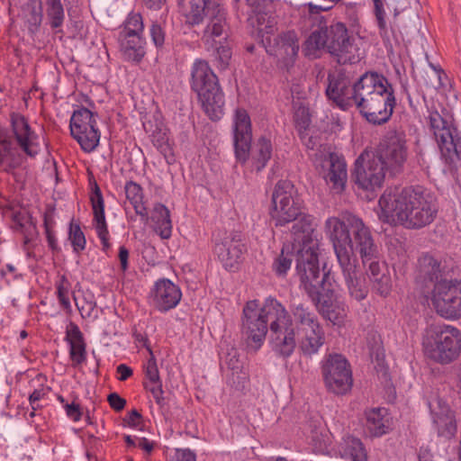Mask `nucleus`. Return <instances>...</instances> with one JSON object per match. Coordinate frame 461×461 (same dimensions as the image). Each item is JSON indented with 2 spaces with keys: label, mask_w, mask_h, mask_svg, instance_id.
I'll list each match as a JSON object with an SVG mask.
<instances>
[{
  "label": "nucleus",
  "mask_w": 461,
  "mask_h": 461,
  "mask_svg": "<svg viewBox=\"0 0 461 461\" xmlns=\"http://www.w3.org/2000/svg\"><path fill=\"white\" fill-rule=\"evenodd\" d=\"M155 222V230L162 239H168L172 232V222L169 210L162 203H157L154 206L151 216Z\"/></svg>",
  "instance_id": "obj_37"
},
{
  "label": "nucleus",
  "mask_w": 461,
  "mask_h": 461,
  "mask_svg": "<svg viewBox=\"0 0 461 461\" xmlns=\"http://www.w3.org/2000/svg\"><path fill=\"white\" fill-rule=\"evenodd\" d=\"M246 251V245L238 231L225 232L222 237L215 240L214 253L228 271L239 269Z\"/></svg>",
  "instance_id": "obj_18"
},
{
  "label": "nucleus",
  "mask_w": 461,
  "mask_h": 461,
  "mask_svg": "<svg viewBox=\"0 0 461 461\" xmlns=\"http://www.w3.org/2000/svg\"><path fill=\"white\" fill-rule=\"evenodd\" d=\"M300 286L303 287L318 312L333 324H339L343 321V313L334 303V291L330 281V274L318 269L312 274L299 276Z\"/></svg>",
  "instance_id": "obj_6"
},
{
  "label": "nucleus",
  "mask_w": 461,
  "mask_h": 461,
  "mask_svg": "<svg viewBox=\"0 0 461 461\" xmlns=\"http://www.w3.org/2000/svg\"><path fill=\"white\" fill-rule=\"evenodd\" d=\"M258 301L248 302L242 312L241 337L249 352L256 353L263 345L268 326L258 314Z\"/></svg>",
  "instance_id": "obj_17"
},
{
  "label": "nucleus",
  "mask_w": 461,
  "mask_h": 461,
  "mask_svg": "<svg viewBox=\"0 0 461 461\" xmlns=\"http://www.w3.org/2000/svg\"><path fill=\"white\" fill-rule=\"evenodd\" d=\"M378 249L377 246L375 245V254L366 260L362 259V262L365 266L368 264L370 280L374 279L375 276H379V275L387 273L385 264L380 263L378 260Z\"/></svg>",
  "instance_id": "obj_47"
},
{
  "label": "nucleus",
  "mask_w": 461,
  "mask_h": 461,
  "mask_svg": "<svg viewBox=\"0 0 461 461\" xmlns=\"http://www.w3.org/2000/svg\"><path fill=\"white\" fill-rule=\"evenodd\" d=\"M270 215L275 226H285L301 216L302 207L297 190L289 180H279L271 198Z\"/></svg>",
  "instance_id": "obj_12"
},
{
  "label": "nucleus",
  "mask_w": 461,
  "mask_h": 461,
  "mask_svg": "<svg viewBox=\"0 0 461 461\" xmlns=\"http://www.w3.org/2000/svg\"><path fill=\"white\" fill-rule=\"evenodd\" d=\"M380 218L406 229H420L436 218L438 206L435 194L421 185L387 188L379 199Z\"/></svg>",
  "instance_id": "obj_1"
},
{
  "label": "nucleus",
  "mask_w": 461,
  "mask_h": 461,
  "mask_svg": "<svg viewBox=\"0 0 461 461\" xmlns=\"http://www.w3.org/2000/svg\"><path fill=\"white\" fill-rule=\"evenodd\" d=\"M50 221H52V220L50 219V217L48 216L47 213H45L43 223H44L47 241H48L49 247L51 249V250L56 251V250H59V248H58L57 240L55 238L54 232L50 227Z\"/></svg>",
  "instance_id": "obj_55"
},
{
  "label": "nucleus",
  "mask_w": 461,
  "mask_h": 461,
  "mask_svg": "<svg viewBox=\"0 0 461 461\" xmlns=\"http://www.w3.org/2000/svg\"><path fill=\"white\" fill-rule=\"evenodd\" d=\"M276 21L275 18L271 17L267 19V23L260 27L259 31L258 32V35L262 38L261 42L265 46L267 44L266 38L267 36L273 37L274 32L276 30Z\"/></svg>",
  "instance_id": "obj_54"
},
{
  "label": "nucleus",
  "mask_w": 461,
  "mask_h": 461,
  "mask_svg": "<svg viewBox=\"0 0 461 461\" xmlns=\"http://www.w3.org/2000/svg\"><path fill=\"white\" fill-rule=\"evenodd\" d=\"M233 132L235 156L239 161L245 163L251 149L252 129L250 117L243 108L236 110Z\"/></svg>",
  "instance_id": "obj_22"
},
{
  "label": "nucleus",
  "mask_w": 461,
  "mask_h": 461,
  "mask_svg": "<svg viewBox=\"0 0 461 461\" xmlns=\"http://www.w3.org/2000/svg\"><path fill=\"white\" fill-rule=\"evenodd\" d=\"M374 14L377 22L380 36L388 40V28L385 22V11L384 9L383 0H373Z\"/></svg>",
  "instance_id": "obj_45"
},
{
  "label": "nucleus",
  "mask_w": 461,
  "mask_h": 461,
  "mask_svg": "<svg viewBox=\"0 0 461 461\" xmlns=\"http://www.w3.org/2000/svg\"><path fill=\"white\" fill-rule=\"evenodd\" d=\"M47 20L52 29H59L65 19L61 0H45Z\"/></svg>",
  "instance_id": "obj_41"
},
{
  "label": "nucleus",
  "mask_w": 461,
  "mask_h": 461,
  "mask_svg": "<svg viewBox=\"0 0 461 461\" xmlns=\"http://www.w3.org/2000/svg\"><path fill=\"white\" fill-rule=\"evenodd\" d=\"M427 120L445 159L451 163L461 159V135L447 111L429 110Z\"/></svg>",
  "instance_id": "obj_11"
},
{
  "label": "nucleus",
  "mask_w": 461,
  "mask_h": 461,
  "mask_svg": "<svg viewBox=\"0 0 461 461\" xmlns=\"http://www.w3.org/2000/svg\"><path fill=\"white\" fill-rule=\"evenodd\" d=\"M356 257L339 262L349 296L360 302L366 298L368 286L365 277L358 275Z\"/></svg>",
  "instance_id": "obj_24"
},
{
  "label": "nucleus",
  "mask_w": 461,
  "mask_h": 461,
  "mask_svg": "<svg viewBox=\"0 0 461 461\" xmlns=\"http://www.w3.org/2000/svg\"><path fill=\"white\" fill-rule=\"evenodd\" d=\"M299 349L305 356L316 354L324 344L325 335L321 324L296 332Z\"/></svg>",
  "instance_id": "obj_29"
},
{
  "label": "nucleus",
  "mask_w": 461,
  "mask_h": 461,
  "mask_svg": "<svg viewBox=\"0 0 461 461\" xmlns=\"http://www.w3.org/2000/svg\"><path fill=\"white\" fill-rule=\"evenodd\" d=\"M145 387H146V389H148L152 393L156 402L160 407H162L164 405L165 402H164V397H163L164 392L162 390L161 383L155 384H152L150 386L146 384Z\"/></svg>",
  "instance_id": "obj_59"
},
{
  "label": "nucleus",
  "mask_w": 461,
  "mask_h": 461,
  "mask_svg": "<svg viewBox=\"0 0 461 461\" xmlns=\"http://www.w3.org/2000/svg\"><path fill=\"white\" fill-rule=\"evenodd\" d=\"M419 267L420 273L431 282L438 284L441 280H449L447 278L449 268L446 261L438 260L430 254H423L420 257Z\"/></svg>",
  "instance_id": "obj_32"
},
{
  "label": "nucleus",
  "mask_w": 461,
  "mask_h": 461,
  "mask_svg": "<svg viewBox=\"0 0 461 461\" xmlns=\"http://www.w3.org/2000/svg\"><path fill=\"white\" fill-rule=\"evenodd\" d=\"M116 372L119 375L118 379L120 381H125L132 375V369L124 364H121L117 366Z\"/></svg>",
  "instance_id": "obj_64"
},
{
  "label": "nucleus",
  "mask_w": 461,
  "mask_h": 461,
  "mask_svg": "<svg viewBox=\"0 0 461 461\" xmlns=\"http://www.w3.org/2000/svg\"><path fill=\"white\" fill-rule=\"evenodd\" d=\"M41 21L42 13L41 6H39L38 8L32 7L28 10V14H26V24L31 33H35L36 32H38Z\"/></svg>",
  "instance_id": "obj_52"
},
{
  "label": "nucleus",
  "mask_w": 461,
  "mask_h": 461,
  "mask_svg": "<svg viewBox=\"0 0 461 461\" xmlns=\"http://www.w3.org/2000/svg\"><path fill=\"white\" fill-rule=\"evenodd\" d=\"M426 356L441 365L454 362L461 352V331L451 325H434L423 339Z\"/></svg>",
  "instance_id": "obj_7"
},
{
  "label": "nucleus",
  "mask_w": 461,
  "mask_h": 461,
  "mask_svg": "<svg viewBox=\"0 0 461 461\" xmlns=\"http://www.w3.org/2000/svg\"><path fill=\"white\" fill-rule=\"evenodd\" d=\"M150 36L156 47H162L165 42V32L158 23H153L150 27Z\"/></svg>",
  "instance_id": "obj_56"
},
{
  "label": "nucleus",
  "mask_w": 461,
  "mask_h": 461,
  "mask_svg": "<svg viewBox=\"0 0 461 461\" xmlns=\"http://www.w3.org/2000/svg\"><path fill=\"white\" fill-rule=\"evenodd\" d=\"M23 162V156L14 145L12 136L6 129H0V169L12 173L20 167Z\"/></svg>",
  "instance_id": "obj_28"
},
{
  "label": "nucleus",
  "mask_w": 461,
  "mask_h": 461,
  "mask_svg": "<svg viewBox=\"0 0 461 461\" xmlns=\"http://www.w3.org/2000/svg\"><path fill=\"white\" fill-rule=\"evenodd\" d=\"M118 258L122 270L123 272L126 271L128 268L129 250L124 246L120 247Z\"/></svg>",
  "instance_id": "obj_63"
},
{
  "label": "nucleus",
  "mask_w": 461,
  "mask_h": 461,
  "mask_svg": "<svg viewBox=\"0 0 461 461\" xmlns=\"http://www.w3.org/2000/svg\"><path fill=\"white\" fill-rule=\"evenodd\" d=\"M386 174L371 150L365 149L355 161L351 177L359 188L374 191L382 186Z\"/></svg>",
  "instance_id": "obj_15"
},
{
  "label": "nucleus",
  "mask_w": 461,
  "mask_h": 461,
  "mask_svg": "<svg viewBox=\"0 0 461 461\" xmlns=\"http://www.w3.org/2000/svg\"><path fill=\"white\" fill-rule=\"evenodd\" d=\"M385 412L386 411L384 408H373L366 411V425L372 436L379 437L386 433Z\"/></svg>",
  "instance_id": "obj_40"
},
{
  "label": "nucleus",
  "mask_w": 461,
  "mask_h": 461,
  "mask_svg": "<svg viewBox=\"0 0 461 461\" xmlns=\"http://www.w3.org/2000/svg\"><path fill=\"white\" fill-rule=\"evenodd\" d=\"M181 296L179 287L165 278L156 282L150 292L151 303L160 312H167L175 308L180 302Z\"/></svg>",
  "instance_id": "obj_23"
},
{
  "label": "nucleus",
  "mask_w": 461,
  "mask_h": 461,
  "mask_svg": "<svg viewBox=\"0 0 461 461\" xmlns=\"http://www.w3.org/2000/svg\"><path fill=\"white\" fill-rule=\"evenodd\" d=\"M107 401L112 409L115 411H121L126 405V400L121 397L117 393H112L108 395Z\"/></svg>",
  "instance_id": "obj_58"
},
{
  "label": "nucleus",
  "mask_w": 461,
  "mask_h": 461,
  "mask_svg": "<svg viewBox=\"0 0 461 461\" xmlns=\"http://www.w3.org/2000/svg\"><path fill=\"white\" fill-rule=\"evenodd\" d=\"M339 450L341 457L348 458L351 461H366L367 456L359 438L348 436L339 444Z\"/></svg>",
  "instance_id": "obj_36"
},
{
  "label": "nucleus",
  "mask_w": 461,
  "mask_h": 461,
  "mask_svg": "<svg viewBox=\"0 0 461 461\" xmlns=\"http://www.w3.org/2000/svg\"><path fill=\"white\" fill-rule=\"evenodd\" d=\"M225 361L228 368L232 372V376L237 375L238 378H246L245 374H243V376L239 375L240 373H242L243 366L235 348H231L230 351L227 353Z\"/></svg>",
  "instance_id": "obj_51"
},
{
  "label": "nucleus",
  "mask_w": 461,
  "mask_h": 461,
  "mask_svg": "<svg viewBox=\"0 0 461 461\" xmlns=\"http://www.w3.org/2000/svg\"><path fill=\"white\" fill-rule=\"evenodd\" d=\"M258 314L264 320L269 328L274 324H284L288 318V312L285 307L276 299L269 297L266 299L260 309L258 308Z\"/></svg>",
  "instance_id": "obj_33"
},
{
  "label": "nucleus",
  "mask_w": 461,
  "mask_h": 461,
  "mask_svg": "<svg viewBox=\"0 0 461 461\" xmlns=\"http://www.w3.org/2000/svg\"><path fill=\"white\" fill-rule=\"evenodd\" d=\"M151 140L157 149L164 156L167 163L174 160L173 149L166 131L158 128L151 134Z\"/></svg>",
  "instance_id": "obj_42"
},
{
  "label": "nucleus",
  "mask_w": 461,
  "mask_h": 461,
  "mask_svg": "<svg viewBox=\"0 0 461 461\" xmlns=\"http://www.w3.org/2000/svg\"><path fill=\"white\" fill-rule=\"evenodd\" d=\"M192 89L197 93L204 113L212 121L223 115L224 96L218 78L205 60H196L192 68Z\"/></svg>",
  "instance_id": "obj_5"
},
{
  "label": "nucleus",
  "mask_w": 461,
  "mask_h": 461,
  "mask_svg": "<svg viewBox=\"0 0 461 461\" xmlns=\"http://www.w3.org/2000/svg\"><path fill=\"white\" fill-rule=\"evenodd\" d=\"M294 254L290 251V245H285L280 255L275 259L272 269L278 276H285L290 269Z\"/></svg>",
  "instance_id": "obj_44"
},
{
  "label": "nucleus",
  "mask_w": 461,
  "mask_h": 461,
  "mask_svg": "<svg viewBox=\"0 0 461 461\" xmlns=\"http://www.w3.org/2000/svg\"><path fill=\"white\" fill-rule=\"evenodd\" d=\"M231 54L230 47L227 44L222 45L220 41L219 45H216L215 50H213V57L221 69L228 68L231 59Z\"/></svg>",
  "instance_id": "obj_50"
},
{
  "label": "nucleus",
  "mask_w": 461,
  "mask_h": 461,
  "mask_svg": "<svg viewBox=\"0 0 461 461\" xmlns=\"http://www.w3.org/2000/svg\"><path fill=\"white\" fill-rule=\"evenodd\" d=\"M330 5H320V4L309 3L307 5L308 12H309L310 14H318L321 12L329 11V10L332 9L336 5H333L331 3H330Z\"/></svg>",
  "instance_id": "obj_62"
},
{
  "label": "nucleus",
  "mask_w": 461,
  "mask_h": 461,
  "mask_svg": "<svg viewBox=\"0 0 461 461\" xmlns=\"http://www.w3.org/2000/svg\"><path fill=\"white\" fill-rule=\"evenodd\" d=\"M10 117L13 134L17 144L26 155L34 158L38 154V150L34 149L37 135L31 129L27 119L23 115L13 113Z\"/></svg>",
  "instance_id": "obj_25"
},
{
  "label": "nucleus",
  "mask_w": 461,
  "mask_h": 461,
  "mask_svg": "<svg viewBox=\"0 0 461 461\" xmlns=\"http://www.w3.org/2000/svg\"><path fill=\"white\" fill-rule=\"evenodd\" d=\"M90 202L94 215L93 221L96 230L97 236L101 240L103 250L107 252V250L111 248V244L109 242V231L104 214V200L101 189L96 182H95L92 188Z\"/></svg>",
  "instance_id": "obj_27"
},
{
  "label": "nucleus",
  "mask_w": 461,
  "mask_h": 461,
  "mask_svg": "<svg viewBox=\"0 0 461 461\" xmlns=\"http://www.w3.org/2000/svg\"><path fill=\"white\" fill-rule=\"evenodd\" d=\"M66 339L69 343V356L75 366L85 362L86 357V343L82 332L77 325L71 322L70 329L67 330Z\"/></svg>",
  "instance_id": "obj_34"
},
{
  "label": "nucleus",
  "mask_w": 461,
  "mask_h": 461,
  "mask_svg": "<svg viewBox=\"0 0 461 461\" xmlns=\"http://www.w3.org/2000/svg\"><path fill=\"white\" fill-rule=\"evenodd\" d=\"M269 330L273 350L285 358L290 357L298 344L296 332L285 323L280 325L275 323Z\"/></svg>",
  "instance_id": "obj_26"
},
{
  "label": "nucleus",
  "mask_w": 461,
  "mask_h": 461,
  "mask_svg": "<svg viewBox=\"0 0 461 461\" xmlns=\"http://www.w3.org/2000/svg\"><path fill=\"white\" fill-rule=\"evenodd\" d=\"M438 411L431 409L433 423L437 429L438 436L446 439L455 437L457 428L453 411L446 404L438 401Z\"/></svg>",
  "instance_id": "obj_31"
},
{
  "label": "nucleus",
  "mask_w": 461,
  "mask_h": 461,
  "mask_svg": "<svg viewBox=\"0 0 461 461\" xmlns=\"http://www.w3.org/2000/svg\"><path fill=\"white\" fill-rule=\"evenodd\" d=\"M435 312L447 320L461 319V280H441L435 284L430 295Z\"/></svg>",
  "instance_id": "obj_13"
},
{
  "label": "nucleus",
  "mask_w": 461,
  "mask_h": 461,
  "mask_svg": "<svg viewBox=\"0 0 461 461\" xmlns=\"http://www.w3.org/2000/svg\"><path fill=\"white\" fill-rule=\"evenodd\" d=\"M272 144L270 140L260 137L251 150L253 164L257 171H261L271 158Z\"/></svg>",
  "instance_id": "obj_38"
},
{
  "label": "nucleus",
  "mask_w": 461,
  "mask_h": 461,
  "mask_svg": "<svg viewBox=\"0 0 461 461\" xmlns=\"http://www.w3.org/2000/svg\"><path fill=\"white\" fill-rule=\"evenodd\" d=\"M269 18L270 16H268L266 13H261L258 11L256 13L254 17L249 19V21L251 25L256 27L257 31L258 32L260 27L263 26Z\"/></svg>",
  "instance_id": "obj_61"
},
{
  "label": "nucleus",
  "mask_w": 461,
  "mask_h": 461,
  "mask_svg": "<svg viewBox=\"0 0 461 461\" xmlns=\"http://www.w3.org/2000/svg\"><path fill=\"white\" fill-rule=\"evenodd\" d=\"M327 389L335 394H345L352 386V372L348 360L339 354H330L321 366Z\"/></svg>",
  "instance_id": "obj_14"
},
{
  "label": "nucleus",
  "mask_w": 461,
  "mask_h": 461,
  "mask_svg": "<svg viewBox=\"0 0 461 461\" xmlns=\"http://www.w3.org/2000/svg\"><path fill=\"white\" fill-rule=\"evenodd\" d=\"M345 23L338 22L327 25L321 21L319 29L314 30L304 41L303 51L305 56L315 57L319 50H325L337 58L338 63L351 64L358 59L356 55L358 49Z\"/></svg>",
  "instance_id": "obj_4"
},
{
  "label": "nucleus",
  "mask_w": 461,
  "mask_h": 461,
  "mask_svg": "<svg viewBox=\"0 0 461 461\" xmlns=\"http://www.w3.org/2000/svg\"><path fill=\"white\" fill-rule=\"evenodd\" d=\"M316 168L326 183L331 185L335 192L340 193L344 190L347 181V164L342 156L334 152L321 154L316 159Z\"/></svg>",
  "instance_id": "obj_20"
},
{
  "label": "nucleus",
  "mask_w": 461,
  "mask_h": 461,
  "mask_svg": "<svg viewBox=\"0 0 461 461\" xmlns=\"http://www.w3.org/2000/svg\"><path fill=\"white\" fill-rule=\"evenodd\" d=\"M360 91L356 107L366 121L375 125L387 122L396 106L394 89L389 80L375 71L359 77Z\"/></svg>",
  "instance_id": "obj_3"
},
{
  "label": "nucleus",
  "mask_w": 461,
  "mask_h": 461,
  "mask_svg": "<svg viewBox=\"0 0 461 461\" xmlns=\"http://www.w3.org/2000/svg\"><path fill=\"white\" fill-rule=\"evenodd\" d=\"M69 128L71 136L84 151L91 152L98 146L100 131L96 127L95 115L87 108L82 107L73 113Z\"/></svg>",
  "instance_id": "obj_16"
},
{
  "label": "nucleus",
  "mask_w": 461,
  "mask_h": 461,
  "mask_svg": "<svg viewBox=\"0 0 461 461\" xmlns=\"http://www.w3.org/2000/svg\"><path fill=\"white\" fill-rule=\"evenodd\" d=\"M373 290L383 297H386L392 291V279L388 273L379 275L371 280Z\"/></svg>",
  "instance_id": "obj_46"
},
{
  "label": "nucleus",
  "mask_w": 461,
  "mask_h": 461,
  "mask_svg": "<svg viewBox=\"0 0 461 461\" xmlns=\"http://www.w3.org/2000/svg\"><path fill=\"white\" fill-rule=\"evenodd\" d=\"M124 190L126 198L133 206L135 212L145 221H148V211L142 201L143 194L141 186L133 181H129L126 183Z\"/></svg>",
  "instance_id": "obj_39"
},
{
  "label": "nucleus",
  "mask_w": 461,
  "mask_h": 461,
  "mask_svg": "<svg viewBox=\"0 0 461 461\" xmlns=\"http://www.w3.org/2000/svg\"><path fill=\"white\" fill-rule=\"evenodd\" d=\"M359 91V79L352 85L350 79L343 73L328 75L326 95L342 110L356 105Z\"/></svg>",
  "instance_id": "obj_19"
},
{
  "label": "nucleus",
  "mask_w": 461,
  "mask_h": 461,
  "mask_svg": "<svg viewBox=\"0 0 461 461\" xmlns=\"http://www.w3.org/2000/svg\"><path fill=\"white\" fill-rule=\"evenodd\" d=\"M294 122L300 139L304 140L306 131H308L312 122L309 108L302 104H298L295 107Z\"/></svg>",
  "instance_id": "obj_43"
},
{
  "label": "nucleus",
  "mask_w": 461,
  "mask_h": 461,
  "mask_svg": "<svg viewBox=\"0 0 461 461\" xmlns=\"http://www.w3.org/2000/svg\"><path fill=\"white\" fill-rule=\"evenodd\" d=\"M124 27L126 29H132L143 32L144 30V24L142 21V16L140 14H129L125 23Z\"/></svg>",
  "instance_id": "obj_57"
},
{
  "label": "nucleus",
  "mask_w": 461,
  "mask_h": 461,
  "mask_svg": "<svg viewBox=\"0 0 461 461\" xmlns=\"http://www.w3.org/2000/svg\"><path fill=\"white\" fill-rule=\"evenodd\" d=\"M148 339H145L144 346L148 349L150 354V358L148 360L147 365L145 366V374L147 378L149 380L151 384L161 383L159 378V373L157 366L156 358L153 355V352L149 345H147Z\"/></svg>",
  "instance_id": "obj_49"
},
{
  "label": "nucleus",
  "mask_w": 461,
  "mask_h": 461,
  "mask_svg": "<svg viewBox=\"0 0 461 461\" xmlns=\"http://www.w3.org/2000/svg\"><path fill=\"white\" fill-rule=\"evenodd\" d=\"M266 42V51L282 59L285 65L293 64L298 55L299 39L294 31L283 32L273 37L267 36Z\"/></svg>",
  "instance_id": "obj_21"
},
{
  "label": "nucleus",
  "mask_w": 461,
  "mask_h": 461,
  "mask_svg": "<svg viewBox=\"0 0 461 461\" xmlns=\"http://www.w3.org/2000/svg\"><path fill=\"white\" fill-rule=\"evenodd\" d=\"M178 5L186 22L191 25L199 24L204 17L208 18L204 36L227 39L225 13L217 0H180Z\"/></svg>",
  "instance_id": "obj_8"
},
{
  "label": "nucleus",
  "mask_w": 461,
  "mask_h": 461,
  "mask_svg": "<svg viewBox=\"0 0 461 461\" xmlns=\"http://www.w3.org/2000/svg\"><path fill=\"white\" fill-rule=\"evenodd\" d=\"M291 232L294 236V243L292 245L293 249L295 244H298L295 255L296 272L298 276L315 271L318 273L319 265V243L316 239L312 238L313 226L312 218L310 215L302 212L294 220Z\"/></svg>",
  "instance_id": "obj_9"
},
{
  "label": "nucleus",
  "mask_w": 461,
  "mask_h": 461,
  "mask_svg": "<svg viewBox=\"0 0 461 461\" xmlns=\"http://www.w3.org/2000/svg\"><path fill=\"white\" fill-rule=\"evenodd\" d=\"M69 286V282L64 276L57 285V295L60 305L65 310H70V302L68 298Z\"/></svg>",
  "instance_id": "obj_53"
},
{
  "label": "nucleus",
  "mask_w": 461,
  "mask_h": 461,
  "mask_svg": "<svg viewBox=\"0 0 461 461\" xmlns=\"http://www.w3.org/2000/svg\"><path fill=\"white\" fill-rule=\"evenodd\" d=\"M290 312L291 314L288 312L285 324L293 328L295 332L320 323L315 312H312L309 306L302 303L291 304Z\"/></svg>",
  "instance_id": "obj_30"
},
{
  "label": "nucleus",
  "mask_w": 461,
  "mask_h": 461,
  "mask_svg": "<svg viewBox=\"0 0 461 461\" xmlns=\"http://www.w3.org/2000/svg\"><path fill=\"white\" fill-rule=\"evenodd\" d=\"M325 231L332 243L338 262L356 257L366 260L375 254V244L369 229L363 221L351 214L330 217L325 221Z\"/></svg>",
  "instance_id": "obj_2"
},
{
  "label": "nucleus",
  "mask_w": 461,
  "mask_h": 461,
  "mask_svg": "<svg viewBox=\"0 0 461 461\" xmlns=\"http://www.w3.org/2000/svg\"><path fill=\"white\" fill-rule=\"evenodd\" d=\"M371 152L389 176L396 177L402 175L409 157L405 133L400 131H387Z\"/></svg>",
  "instance_id": "obj_10"
},
{
  "label": "nucleus",
  "mask_w": 461,
  "mask_h": 461,
  "mask_svg": "<svg viewBox=\"0 0 461 461\" xmlns=\"http://www.w3.org/2000/svg\"><path fill=\"white\" fill-rule=\"evenodd\" d=\"M68 239L71 241L74 251L78 253L85 249L86 243V237L79 225L70 223Z\"/></svg>",
  "instance_id": "obj_48"
},
{
  "label": "nucleus",
  "mask_w": 461,
  "mask_h": 461,
  "mask_svg": "<svg viewBox=\"0 0 461 461\" xmlns=\"http://www.w3.org/2000/svg\"><path fill=\"white\" fill-rule=\"evenodd\" d=\"M67 415L74 421H77L81 419L82 412L79 404L72 402L71 404L67 403L65 405Z\"/></svg>",
  "instance_id": "obj_60"
},
{
  "label": "nucleus",
  "mask_w": 461,
  "mask_h": 461,
  "mask_svg": "<svg viewBox=\"0 0 461 461\" xmlns=\"http://www.w3.org/2000/svg\"><path fill=\"white\" fill-rule=\"evenodd\" d=\"M121 51L126 60L139 63L145 56L146 41L142 37L129 36L118 39Z\"/></svg>",
  "instance_id": "obj_35"
}]
</instances>
